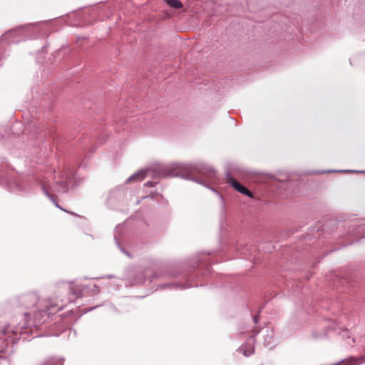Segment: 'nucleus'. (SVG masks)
Here are the masks:
<instances>
[{"label":"nucleus","instance_id":"nucleus-1","mask_svg":"<svg viewBox=\"0 0 365 365\" xmlns=\"http://www.w3.org/2000/svg\"><path fill=\"white\" fill-rule=\"evenodd\" d=\"M195 172L210 180L217 179L216 171L212 167L204 163H196L184 167L175 164L170 165H155L134 173L127 179L126 182L141 181L146 176H152L153 178L180 177L201 183L193 176Z\"/></svg>","mask_w":365,"mask_h":365},{"label":"nucleus","instance_id":"nucleus-18","mask_svg":"<svg viewBox=\"0 0 365 365\" xmlns=\"http://www.w3.org/2000/svg\"><path fill=\"white\" fill-rule=\"evenodd\" d=\"M257 322H258V317L257 316H255L254 317V322L255 323H257Z\"/></svg>","mask_w":365,"mask_h":365},{"label":"nucleus","instance_id":"nucleus-2","mask_svg":"<svg viewBox=\"0 0 365 365\" xmlns=\"http://www.w3.org/2000/svg\"><path fill=\"white\" fill-rule=\"evenodd\" d=\"M40 24L21 26L11 29L2 36L1 40H8L11 43H18L21 41L31 38L36 33V26Z\"/></svg>","mask_w":365,"mask_h":365},{"label":"nucleus","instance_id":"nucleus-8","mask_svg":"<svg viewBox=\"0 0 365 365\" xmlns=\"http://www.w3.org/2000/svg\"><path fill=\"white\" fill-rule=\"evenodd\" d=\"M1 180V183H3V184L6 183L7 186L9 187V189L12 192H15L17 190H21L23 189L22 185L18 182L9 181L6 179H2Z\"/></svg>","mask_w":365,"mask_h":365},{"label":"nucleus","instance_id":"nucleus-5","mask_svg":"<svg viewBox=\"0 0 365 365\" xmlns=\"http://www.w3.org/2000/svg\"><path fill=\"white\" fill-rule=\"evenodd\" d=\"M2 334L3 335L0 336V358L6 359L13 351L12 347L9 346V342L5 339L6 333L3 332Z\"/></svg>","mask_w":365,"mask_h":365},{"label":"nucleus","instance_id":"nucleus-15","mask_svg":"<svg viewBox=\"0 0 365 365\" xmlns=\"http://www.w3.org/2000/svg\"><path fill=\"white\" fill-rule=\"evenodd\" d=\"M328 173H349V172H355L354 170H327ZM322 173H327V171H322Z\"/></svg>","mask_w":365,"mask_h":365},{"label":"nucleus","instance_id":"nucleus-9","mask_svg":"<svg viewBox=\"0 0 365 365\" xmlns=\"http://www.w3.org/2000/svg\"><path fill=\"white\" fill-rule=\"evenodd\" d=\"M365 362L364 356L361 357H350L348 359H346L344 363H346V365H358L361 364L362 363Z\"/></svg>","mask_w":365,"mask_h":365},{"label":"nucleus","instance_id":"nucleus-10","mask_svg":"<svg viewBox=\"0 0 365 365\" xmlns=\"http://www.w3.org/2000/svg\"><path fill=\"white\" fill-rule=\"evenodd\" d=\"M327 336V331L325 330H314L312 332V338L314 340H319L325 338Z\"/></svg>","mask_w":365,"mask_h":365},{"label":"nucleus","instance_id":"nucleus-12","mask_svg":"<svg viewBox=\"0 0 365 365\" xmlns=\"http://www.w3.org/2000/svg\"><path fill=\"white\" fill-rule=\"evenodd\" d=\"M165 1L174 9H180L182 6V4L178 0H165Z\"/></svg>","mask_w":365,"mask_h":365},{"label":"nucleus","instance_id":"nucleus-20","mask_svg":"<svg viewBox=\"0 0 365 365\" xmlns=\"http://www.w3.org/2000/svg\"><path fill=\"white\" fill-rule=\"evenodd\" d=\"M265 343L267 344V345H269V341H267V340L265 339Z\"/></svg>","mask_w":365,"mask_h":365},{"label":"nucleus","instance_id":"nucleus-13","mask_svg":"<svg viewBox=\"0 0 365 365\" xmlns=\"http://www.w3.org/2000/svg\"><path fill=\"white\" fill-rule=\"evenodd\" d=\"M173 287L179 288V289H186L188 287L187 286H184L182 284H165L162 285V287Z\"/></svg>","mask_w":365,"mask_h":365},{"label":"nucleus","instance_id":"nucleus-4","mask_svg":"<svg viewBox=\"0 0 365 365\" xmlns=\"http://www.w3.org/2000/svg\"><path fill=\"white\" fill-rule=\"evenodd\" d=\"M71 173L69 174H63L62 177L63 180L61 182H56L54 185L53 187H50L49 185L43 181L41 182V187L46 195L51 200L55 205L60 208L61 210L67 212L66 210L61 208L57 203V202L53 199V195L51 192H57V193H63L68 191V184L71 182Z\"/></svg>","mask_w":365,"mask_h":365},{"label":"nucleus","instance_id":"nucleus-7","mask_svg":"<svg viewBox=\"0 0 365 365\" xmlns=\"http://www.w3.org/2000/svg\"><path fill=\"white\" fill-rule=\"evenodd\" d=\"M227 181L239 192L252 197V192L231 176H227Z\"/></svg>","mask_w":365,"mask_h":365},{"label":"nucleus","instance_id":"nucleus-14","mask_svg":"<svg viewBox=\"0 0 365 365\" xmlns=\"http://www.w3.org/2000/svg\"><path fill=\"white\" fill-rule=\"evenodd\" d=\"M71 291L72 293L76 295V297H78L81 295L80 290L78 289H75L73 287L70 286Z\"/></svg>","mask_w":365,"mask_h":365},{"label":"nucleus","instance_id":"nucleus-6","mask_svg":"<svg viewBox=\"0 0 365 365\" xmlns=\"http://www.w3.org/2000/svg\"><path fill=\"white\" fill-rule=\"evenodd\" d=\"M254 336H250L247 341L237 349V351L242 353L245 356H249L254 353Z\"/></svg>","mask_w":365,"mask_h":365},{"label":"nucleus","instance_id":"nucleus-3","mask_svg":"<svg viewBox=\"0 0 365 365\" xmlns=\"http://www.w3.org/2000/svg\"><path fill=\"white\" fill-rule=\"evenodd\" d=\"M21 302L26 309H31L32 311L29 314H33L35 317H38L37 312L40 314L46 313L53 305L47 301H40L38 296L34 294H28L21 297Z\"/></svg>","mask_w":365,"mask_h":365},{"label":"nucleus","instance_id":"nucleus-19","mask_svg":"<svg viewBox=\"0 0 365 365\" xmlns=\"http://www.w3.org/2000/svg\"><path fill=\"white\" fill-rule=\"evenodd\" d=\"M93 287H94L95 289H98V286H97L96 284H94V285H93Z\"/></svg>","mask_w":365,"mask_h":365},{"label":"nucleus","instance_id":"nucleus-17","mask_svg":"<svg viewBox=\"0 0 365 365\" xmlns=\"http://www.w3.org/2000/svg\"><path fill=\"white\" fill-rule=\"evenodd\" d=\"M155 184V182L148 181L145 184V185L146 187H153Z\"/></svg>","mask_w":365,"mask_h":365},{"label":"nucleus","instance_id":"nucleus-21","mask_svg":"<svg viewBox=\"0 0 365 365\" xmlns=\"http://www.w3.org/2000/svg\"><path fill=\"white\" fill-rule=\"evenodd\" d=\"M93 308H90L88 311H91L92 310Z\"/></svg>","mask_w":365,"mask_h":365},{"label":"nucleus","instance_id":"nucleus-16","mask_svg":"<svg viewBox=\"0 0 365 365\" xmlns=\"http://www.w3.org/2000/svg\"><path fill=\"white\" fill-rule=\"evenodd\" d=\"M119 249L121 250L122 252H123L125 255L129 256V253L128 252H126L121 246L117 242H116Z\"/></svg>","mask_w":365,"mask_h":365},{"label":"nucleus","instance_id":"nucleus-11","mask_svg":"<svg viewBox=\"0 0 365 365\" xmlns=\"http://www.w3.org/2000/svg\"><path fill=\"white\" fill-rule=\"evenodd\" d=\"M40 365H63V359L51 358L46 360Z\"/></svg>","mask_w":365,"mask_h":365}]
</instances>
